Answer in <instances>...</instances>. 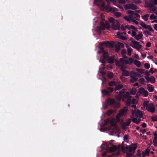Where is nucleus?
Segmentation results:
<instances>
[{
  "label": "nucleus",
  "instance_id": "obj_1",
  "mask_svg": "<svg viewBox=\"0 0 157 157\" xmlns=\"http://www.w3.org/2000/svg\"><path fill=\"white\" fill-rule=\"evenodd\" d=\"M126 90V89H123L119 91V94L116 96V98L119 100L122 99L123 101H124L125 100L127 99L126 102V105L129 106L131 102L132 97L130 96L128 92L124 93Z\"/></svg>",
  "mask_w": 157,
  "mask_h": 157
},
{
  "label": "nucleus",
  "instance_id": "obj_2",
  "mask_svg": "<svg viewBox=\"0 0 157 157\" xmlns=\"http://www.w3.org/2000/svg\"><path fill=\"white\" fill-rule=\"evenodd\" d=\"M95 3L100 7L101 10L107 12H112L116 11L117 9L114 7H111L109 5V3L108 0H106L108 4L107 5H105V2L102 0H94Z\"/></svg>",
  "mask_w": 157,
  "mask_h": 157
},
{
  "label": "nucleus",
  "instance_id": "obj_3",
  "mask_svg": "<svg viewBox=\"0 0 157 157\" xmlns=\"http://www.w3.org/2000/svg\"><path fill=\"white\" fill-rule=\"evenodd\" d=\"M117 84V82L115 81H113L110 82L109 83V86L110 87H107L106 89H104L101 91L103 96L106 95H110V94L114 90V88L113 87L116 86Z\"/></svg>",
  "mask_w": 157,
  "mask_h": 157
},
{
  "label": "nucleus",
  "instance_id": "obj_4",
  "mask_svg": "<svg viewBox=\"0 0 157 157\" xmlns=\"http://www.w3.org/2000/svg\"><path fill=\"white\" fill-rule=\"evenodd\" d=\"M106 102L107 105L112 106L115 108H119L120 106V104L117 102L114 99L108 98L106 100Z\"/></svg>",
  "mask_w": 157,
  "mask_h": 157
},
{
  "label": "nucleus",
  "instance_id": "obj_5",
  "mask_svg": "<svg viewBox=\"0 0 157 157\" xmlns=\"http://www.w3.org/2000/svg\"><path fill=\"white\" fill-rule=\"evenodd\" d=\"M100 24V26L98 27L97 29V31L99 32L104 30L106 28L109 27L110 25L109 22L107 21H105V23L103 21H101Z\"/></svg>",
  "mask_w": 157,
  "mask_h": 157
},
{
  "label": "nucleus",
  "instance_id": "obj_6",
  "mask_svg": "<svg viewBox=\"0 0 157 157\" xmlns=\"http://www.w3.org/2000/svg\"><path fill=\"white\" fill-rule=\"evenodd\" d=\"M127 13L128 14H131L132 17L137 20H139L140 18V15L137 13H135L134 11L131 10L127 11Z\"/></svg>",
  "mask_w": 157,
  "mask_h": 157
},
{
  "label": "nucleus",
  "instance_id": "obj_7",
  "mask_svg": "<svg viewBox=\"0 0 157 157\" xmlns=\"http://www.w3.org/2000/svg\"><path fill=\"white\" fill-rule=\"evenodd\" d=\"M131 42L134 45H132L131 46L135 49L138 50V49L141 48L142 46L139 44V43L136 40H132Z\"/></svg>",
  "mask_w": 157,
  "mask_h": 157
},
{
  "label": "nucleus",
  "instance_id": "obj_8",
  "mask_svg": "<svg viewBox=\"0 0 157 157\" xmlns=\"http://www.w3.org/2000/svg\"><path fill=\"white\" fill-rule=\"evenodd\" d=\"M100 51H98V53L101 54L103 53L102 56L103 59H105L107 58L108 56V53L107 52L105 51L103 48L101 47L100 48Z\"/></svg>",
  "mask_w": 157,
  "mask_h": 157
},
{
  "label": "nucleus",
  "instance_id": "obj_9",
  "mask_svg": "<svg viewBox=\"0 0 157 157\" xmlns=\"http://www.w3.org/2000/svg\"><path fill=\"white\" fill-rule=\"evenodd\" d=\"M124 8L126 10L131 9L133 10H136L138 9L137 7L133 4H129L126 5L125 6Z\"/></svg>",
  "mask_w": 157,
  "mask_h": 157
},
{
  "label": "nucleus",
  "instance_id": "obj_10",
  "mask_svg": "<svg viewBox=\"0 0 157 157\" xmlns=\"http://www.w3.org/2000/svg\"><path fill=\"white\" fill-rule=\"evenodd\" d=\"M112 26L113 29L115 30L120 29V24L119 22L117 21H116L113 22L112 24Z\"/></svg>",
  "mask_w": 157,
  "mask_h": 157
},
{
  "label": "nucleus",
  "instance_id": "obj_11",
  "mask_svg": "<svg viewBox=\"0 0 157 157\" xmlns=\"http://www.w3.org/2000/svg\"><path fill=\"white\" fill-rule=\"evenodd\" d=\"M146 109L152 113H154L155 111V108L153 104L152 103L150 104L149 106Z\"/></svg>",
  "mask_w": 157,
  "mask_h": 157
},
{
  "label": "nucleus",
  "instance_id": "obj_12",
  "mask_svg": "<svg viewBox=\"0 0 157 157\" xmlns=\"http://www.w3.org/2000/svg\"><path fill=\"white\" fill-rule=\"evenodd\" d=\"M114 43L113 41L109 42V41H104L102 43V45H104L106 47H108L109 48H112L113 47V45Z\"/></svg>",
  "mask_w": 157,
  "mask_h": 157
},
{
  "label": "nucleus",
  "instance_id": "obj_13",
  "mask_svg": "<svg viewBox=\"0 0 157 157\" xmlns=\"http://www.w3.org/2000/svg\"><path fill=\"white\" fill-rule=\"evenodd\" d=\"M130 77L131 78V79L130 80V82L131 83H133L136 81L138 79L136 76L133 73H131Z\"/></svg>",
  "mask_w": 157,
  "mask_h": 157
},
{
  "label": "nucleus",
  "instance_id": "obj_14",
  "mask_svg": "<svg viewBox=\"0 0 157 157\" xmlns=\"http://www.w3.org/2000/svg\"><path fill=\"white\" fill-rule=\"evenodd\" d=\"M137 148V146L135 144H132L131 146H129V151L130 153L132 152L133 150L135 151Z\"/></svg>",
  "mask_w": 157,
  "mask_h": 157
},
{
  "label": "nucleus",
  "instance_id": "obj_15",
  "mask_svg": "<svg viewBox=\"0 0 157 157\" xmlns=\"http://www.w3.org/2000/svg\"><path fill=\"white\" fill-rule=\"evenodd\" d=\"M145 6L147 8H151L154 7L155 6L153 5V3L151 2L150 0V2H145Z\"/></svg>",
  "mask_w": 157,
  "mask_h": 157
},
{
  "label": "nucleus",
  "instance_id": "obj_16",
  "mask_svg": "<svg viewBox=\"0 0 157 157\" xmlns=\"http://www.w3.org/2000/svg\"><path fill=\"white\" fill-rule=\"evenodd\" d=\"M135 116L136 117H139L140 118H142L143 117V114L142 112L139 110L136 111L135 113Z\"/></svg>",
  "mask_w": 157,
  "mask_h": 157
},
{
  "label": "nucleus",
  "instance_id": "obj_17",
  "mask_svg": "<svg viewBox=\"0 0 157 157\" xmlns=\"http://www.w3.org/2000/svg\"><path fill=\"white\" fill-rule=\"evenodd\" d=\"M143 36V35L142 34V32H139V34L137 35H136V36L134 37V38L137 40H139L140 39H141Z\"/></svg>",
  "mask_w": 157,
  "mask_h": 157
},
{
  "label": "nucleus",
  "instance_id": "obj_18",
  "mask_svg": "<svg viewBox=\"0 0 157 157\" xmlns=\"http://www.w3.org/2000/svg\"><path fill=\"white\" fill-rule=\"evenodd\" d=\"M147 89L148 91L150 92H152L154 91V87H153V85L151 84L147 85Z\"/></svg>",
  "mask_w": 157,
  "mask_h": 157
},
{
  "label": "nucleus",
  "instance_id": "obj_19",
  "mask_svg": "<svg viewBox=\"0 0 157 157\" xmlns=\"http://www.w3.org/2000/svg\"><path fill=\"white\" fill-rule=\"evenodd\" d=\"M129 15L128 16H125L123 17V18L126 20L128 22H130L131 21L132 17L131 14H129Z\"/></svg>",
  "mask_w": 157,
  "mask_h": 157
},
{
  "label": "nucleus",
  "instance_id": "obj_20",
  "mask_svg": "<svg viewBox=\"0 0 157 157\" xmlns=\"http://www.w3.org/2000/svg\"><path fill=\"white\" fill-rule=\"evenodd\" d=\"M125 61V63L126 64H131L133 62V60L132 58H129L128 59H126Z\"/></svg>",
  "mask_w": 157,
  "mask_h": 157
},
{
  "label": "nucleus",
  "instance_id": "obj_21",
  "mask_svg": "<svg viewBox=\"0 0 157 157\" xmlns=\"http://www.w3.org/2000/svg\"><path fill=\"white\" fill-rule=\"evenodd\" d=\"M109 56H107V58L105 59H108V63H113L114 61V59L112 57H108Z\"/></svg>",
  "mask_w": 157,
  "mask_h": 157
},
{
  "label": "nucleus",
  "instance_id": "obj_22",
  "mask_svg": "<svg viewBox=\"0 0 157 157\" xmlns=\"http://www.w3.org/2000/svg\"><path fill=\"white\" fill-rule=\"evenodd\" d=\"M115 86L116 87L115 89V92L117 90H119L121 89H122L123 87V86L121 84L117 85V84L116 86Z\"/></svg>",
  "mask_w": 157,
  "mask_h": 157
},
{
  "label": "nucleus",
  "instance_id": "obj_23",
  "mask_svg": "<svg viewBox=\"0 0 157 157\" xmlns=\"http://www.w3.org/2000/svg\"><path fill=\"white\" fill-rule=\"evenodd\" d=\"M117 150V147L116 146L113 145V147H110L109 148V151L111 152H114Z\"/></svg>",
  "mask_w": 157,
  "mask_h": 157
},
{
  "label": "nucleus",
  "instance_id": "obj_24",
  "mask_svg": "<svg viewBox=\"0 0 157 157\" xmlns=\"http://www.w3.org/2000/svg\"><path fill=\"white\" fill-rule=\"evenodd\" d=\"M149 15L148 14H146L142 16V18L145 21H147L148 19V17H149Z\"/></svg>",
  "mask_w": 157,
  "mask_h": 157
},
{
  "label": "nucleus",
  "instance_id": "obj_25",
  "mask_svg": "<svg viewBox=\"0 0 157 157\" xmlns=\"http://www.w3.org/2000/svg\"><path fill=\"white\" fill-rule=\"evenodd\" d=\"M140 25L145 29H147L148 28L147 27H148V25H146L144 22L141 21Z\"/></svg>",
  "mask_w": 157,
  "mask_h": 157
},
{
  "label": "nucleus",
  "instance_id": "obj_26",
  "mask_svg": "<svg viewBox=\"0 0 157 157\" xmlns=\"http://www.w3.org/2000/svg\"><path fill=\"white\" fill-rule=\"evenodd\" d=\"M133 62L134 64L138 67H139L140 66L141 63L140 61L137 60H135Z\"/></svg>",
  "mask_w": 157,
  "mask_h": 157
},
{
  "label": "nucleus",
  "instance_id": "obj_27",
  "mask_svg": "<svg viewBox=\"0 0 157 157\" xmlns=\"http://www.w3.org/2000/svg\"><path fill=\"white\" fill-rule=\"evenodd\" d=\"M145 89L142 87H141L139 88L138 91L137 92V94H138L139 95L142 94L144 92Z\"/></svg>",
  "mask_w": 157,
  "mask_h": 157
},
{
  "label": "nucleus",
  "instance_id": "obj_28",
  "mask_svg": "<svg viewBox=\"0 0 157 157\" xmlns=\"http://www.w3.org/2000/svg\"><path fill=\"white\" fill-rule=\"evenodd\" d=\"M150 151V150L149 149H147L145 150L144 152H142L143 155L144 156V155L148 156V155H149Z\"/></svg>",
  "mask_w": 157,
  "mask_h": 157
},
{
  "label": "nucleus",
  "instance_id": "obj_29",
  "mask_svg": "<svg viewBox=\"0 0 157 157\" xmlns=\"http://www.w3.org/2000/svg\"><path fill=\"white\" fill-rule=\"evenodd\" d=\"M117 9V10L116 11H114V12H115L114 14L117 17H121V13L118 12H116V11H117V9Z\"/></svg>",
  "mask_w": 157,
  "mask_h": 157
},
{
  "label": "nucleus",
  "instance_id": "obj_30",
  "mask_svg": "<svg viewBox=\"0 0 157 157\" xmlns=\"http://www.w3.org/2000/svg\"><path fill=\"white\" fill-rule=\"evenodd\" d=\"M123 75L125 76H128L129 75V73L127 71L124 70L122 72Z\"/></svg>",
  "mask_w": 157,
  "mask_h": 157
},
{
  "label": "nucleus",
  "instance_id": "obj_31",
  "mask_svg": "<svg viewBox=\"0 0 157 157\" xmlns=\"http://www.w3.org/2000/svg\"><path fill=\"white\" fill-rule=\"evenodd\" d=\"M143 106L144 108H146V109L148 106H149V103L148 101H144L143 103Z\"/></svg>",
  "mask_w": 157,
  "mask_h": 157
},
{
  "label": "nucleus",
  "instance_id": "obj_32",
  "mask_svg": "<svg viewBox=\"0 0 157 157\" xmlns=\"http://www.w3.org/2000/svg\"><path fill=\"white\" fill-rule=\"evenodd\" d=\"M144 69H140L139 68H136V71L139 73L141 74H144Z\"/></svg>",
  "mask_w": 157,
  "mask_h": 157
},
{
  "label": "nucleus",
  "instance_id": "obj_33",
  "mask_svg": "<svg viewBox=\"0 0 157 157\" xmlns=\"http://www.w3.org/2000/svg\"><path fill=\"white\" fill-rule=\"evenodd\" d=\"M131 119H128L125 122L124 124L126 126H128L129 125L131 122Z\"/></svg>",
  "mask_w": 157,
  "mask_h": 157
},
{
  "label": "nucleus",
  "instance_id": "obj_34",
  "mask_svg": "<svg viewBox=\"0 0 157 157\" xmlns=\"http://www.w3.org/2000/svg\"><path fill=\"white\" fill-rule=\"evenodd\" d=\"M108 77L110 79H112L113 77V74L112 72H110L107 75Z\"/></svg>",
  "mask_w": 157,
  "mask_h": 157
},
{
  "label": "nucleus",
  "instance_id": "obj_35",
  "mask_svg": "<svg viewBox=\"0 0 157 157\" xmlns=\"http://www.w3.org/2000/svg\"><path fill=\"white\" fill-rule=\"evenodd\" d=\"M153 142L154 146H156L157 145V136H154Z\"/></svg>",
  "mask_w": 157,
  "mask_h": 157
},
{
  "label": "nucleus",
  "instance_id": "obj_36",
  "mask_svg": "<svg viewBox=\"0 0 157 157\" xmlns=\"http://www.w3.org/2000/svg\"><path fill=\"white\" fill-rule=\"evenodd\" d=\"M137 28H136L133 25H131L129 27V30L133 29L136 31H137Z\"/></svg>",
  "mask_w": 157,
  "mask_h": 157
},
{
  "label": "nucleus",
  "instance_id": "obj_37",
  "mask_svg": "<svg viewBox=\"0 0 157 157\" xmlns=\"http://www.w3.org/2000/svg\"><path fill=\"white\" fill-rule=\"evenodd\" d=\"M110 120L109 119L105 120L104 121V126L107 125L109 123H110Z\"/></svg>",
  "mask_w": 157,
  "mask_h": 157
},
{
  "label": "nucleus",
  "instance_id": "obj_38",
  "mask_svg": "<svg viewBox=\"0 0 157 157\" xmlns=\"http://www.w3.org/2000/svg\"><path fill=\"white\" fill-rule=\"evenodd\" d=\"M113 110L112 109L108 110L106 112V114L108 116H110L113 113Z\"/></svg>",
  "mask_w": 157,
  "mask_h": 157
},
{
  "label": "nucleus",
  "instance_id": "obj_39",
  "mask_svg": "<svg viewBox=\"0 0 157 157\" xmlns=\"http://www.w3.org/2000/svg\"><path fill=\"white\" fill-rule=\"evenodd\" d=\"M125 113V111L124 110H122L120 111L119 113L118 114L121 117L123 116Z\"/></svg>",
  "mask_w": 157,
  "mask_h": 157
},
{
  "label": "nucleus",
  "instance_id": "obj_40",
  "mask_svg": "<svg viewBox=\"0 0 157 157\" xmlns=\"http://www.w3.org/2000/svg\"><path fill=\"white\" fill-rule=\"evenodd\" d=\"M143 33L144 34L147 36V35H151V33L147 30H144L143 32Z\"/></svg>",
  "mask_w": 157,
  "mask_h": 157
},
{
  "label": "nucleus",
  "instance_id": "obj_41",
  "mask_svg": "<svg viewBox=\"0 0 157 157\" xmlns=\"http://www.w3.org/2000/svg\"><path fill=\"white\" fill-rule=\"evenodd\" d=\"M126 59H124L123 58H121L119 59V62L121 63V64L123 65L124 63H125V61Z\"/></svg>",
  "mask_w": 157,
  "mask_h": 157
},
{
  "label": "nucleus",
  "instance_id": "obj_42",
  "mask_svg": "<svg viewBox=\"0 0 157 157\" xmlns=\"http://www.w3.org/2000/svg\"><path fill=\"white\" fill-rule=\"evenodd\" d=\"M155 81V78L153 76H151L150 78V81L151 83H154Z\"/></svg>",
  "mask_w": 157,
  "mask_h": 157
},
{
  "label": "nucleus",
  "instance_id": "obj_43",
  "mask_svg": "<svg viewBox=\"0 0 157 157\" xmlns=\"http://www.w3.org/2000/svg\"><path fill=\"white\" fill-rule=\"evenodd\" d=\"M128 54L129 55H131V52L132 51V49L131 48H128L127 49Z\"/></svg>",
  "mask_w": 157,
  "mask_h": 157
},
{
  "label": "nucleus",
  "instance_id": "obj_44",
  "mask_svg": "<svg viewBox=\"0 0 157 157\" xmlns=\"http://www.w3.org/2000/svg\"><path fill=\"white\" fill-rule=\"evenodd\" d=\"M144 65V68L145 69H148L150 68V65L148 63H145Z\"/></svg>",
  "mask_w": 157,
  "mask_h": 157
},
{
  "label": "nucleus",
  "instance_id": "obj_45",
  "mask_svg": "<svg viewBox=\"0 0 157 157\" xmlns=\"http://www.w3.org/2000/svg\"><path fill=\"white\" fill-rule=\"evenodd\" d=\"M156 18V17L153 14H151V15L150 16V19L151 20L153 19H155Z\"/></svg>",
  "mask_w": 157,
  "mask_h": 157
},
{
  "label": "nucleus",
  "instance_id": "obj_46",
  "mask_svg": "<svg viewBox=\"0 0 157 157\" xmlns=\"http://www.w3.org/2000/svg\"><path fill=\"white\" fill-rule=\"evenodd\" d=\"M110 123L112 127H114L116 126L115 123H114V121L113 120H110Z\"/></svg>",
  "mask_w": 157,
  "mask_h": 157
},
{
  "label": "nucleus",
  "instance_id": "obj_47",
  "mask_svg": "<svg viewBox=\"0 0 157 157\" xmlns=\"http://www.w3.org/2000/svg\"><path fill=\"white\" fill-rule=\"evenodd\" d=\"M151 119L152 121H157V116H153L151 117Z\"/></svg>",
  "mask_w": 157,
  "mask_h": 157
},
{
  "label": "nucleus",
  "instance_id": "obj_48",
  "mask_svg": "<svg viewBox=\"0 0 157 157\" xmlns=\"http://www.w3.org/2000/svg\"><path fill=\"white\" fill-rule=\"evenodd\" d=\"M148 92L145 90L142 94L145 97H146L148 96Z\"/></svg>",
  "mask_w": 157,
  "mask_h": 157
},
{
  "label": "nucleus",
  "instance_id": "obj_49",
  "mask_svg": "<svg viewBox=\"0 0 157 157\" xmlns=\"http://www.w3.org/2000/svg\"><path fill=\"white\" fill-rule=\"evenodd\" d=\"M131 21L136 25H138V24L139 22L135 20V19L133 17Z\"/></svg>",
  "mask_w": 157,
  "mask_h": 157
},
{
  "label": "nucleus",
  "instance_id": "obj_50",
  "mask_svg": "<svg viewBox=\"0 0 157 157\" xmlns=\"http://www.w3.org/2000/svg\"><path fill=\"white\" fill-rule=\"evenodd\" d=\"M109 20L110 22L112 23V24L113 23V22H115L116 21H115L113 17H110L109 19Z\"/></svg>",
  "mask_w": 157,
  "mask_h": 157
},
{
  "label": "nucleus",
  "instance_id": "obj_51",
  "mask_svg": "<svg viewBox=\"0 0 157 157\" xmlns=\"http://www.w3.org/2000/svg\"><path fill=\"white\" fill-rule=\"evenodd\" d=\"M151 2L153 3V5H157V0H151Z\"/></svg>",
  "mask_w": 157,
  "mask_h": 157
},
{
  "label": "nucleus",
  "instance_id": "obj_52",
  "mask_svg": "<svg viewBox=\"0 0 157 157\" xmlns=\"http://www.w3.org/2000/svg\"><path fill=\"white\" fill-rule=\"evenodd\" d=\"M147 28H148L147 29H148L149 31L152 32L154 31L153 29L150 26L148 25V27H147Z\"/></svg>",
  "mask_w": 157,
  "mask_h": 157
},
{
  "label": "nucleus",
  "instance_id": "obj_53",
  "mask_svg": "<svg viewBox=\"0 0 157 157\" xmlns=\"http://www.w3.org/2000/svg\"><path fill=\"white\" fill-rule=\"evenodd\" d=\"M119 38L120 39L123 40H126L127 39L126 38L125 36L122 35L120 36Z\"/></svg>",
  "mask_w": 157,
  "mask_h": 157
},
{
  "label": "nucleus",
  "instance_id": "obj_54",
  "mask_svg": "<svg viewBox=\"0 0 157 157\" xmlns=\"http://www.w3.org/2000/svg\"><path fill=\"white\" fill-rule=\"evenodd\" d=\"M136 33L134 31H132V34L131 35L134 38V37L136 36Z\"/></svg>",
  "mask_w": 157,
  "mask_h": 157
},
{
  "label": "nucleus",
  "instance_id": "obj_55",
  "mask_svg": "<svg viewBox=\"0 0 157 157\" xmlns=\"http://www.w3.org/2000/svg\"><path fill=\"white\" fill-rule=\"evenodd\" d=\"M145 78L146 79L147 82H149L150 80V78L149 77V76H144Z\"/></svg>",
  "mask_w": 157,
  "mask_h": 157
},
{
  "label": "nucleus",
  "instance_id": "obj_56",
  "mask_svg": "<svg viewBox=\"0 0 157 157\" xmlns=\"http://www.w3.org/2000/svg\"><path fill=\"white\" fill-rule=\"evenodd\" d=\"M119 66L121 67V69L122 71H124V69L123 67V65L120 64L119 65Z\"/></svg>",
  "mask_w": 157,
  "mask_h": 157
},
{
  "label": "nucleus",
  "instance_id": "obj_57",
  "mask_svg": "<svg viewBox=\"0 0 157 157\" xmlns=\"http://www.w3.org/2000/svg\"><path fill=\"white\" fill-rule=\"evenodd\" d=\"M121 117L119 115L117 114L116 116V119L117 120V121L118 122H119L120 121V117Z\"/></svg>",
  "mask_w": 157,
  "mask_h": 157
},
{
  "label": "nucleus",
  "instance_id": "obj_58",
  "mask_svg": "<svg viewBox=\"0 0 157 157\" xmlns=\"http://www.w3.org/2000/svg\"><path fill=\"white\" fill-rule=\"evenodd\" d=\"M151 45V43L150 42H147L146 45V46L147 47H149Z\"/></svg>",
  "mask_w": 157,
  "mask_h": 157
},
{
  "label": "nucleus",
  "instance_id": "obj_59",
  "mask_svg": "<svg viewBox=\"0 0 157 157\" xmlns=\"http://www.w3.org/2000/svg\"><path fill=\"white\" fill-rule=\"evenodd\" d=\"M119 2L122 4H124L125 3V0H119Z\"/></svg>",
  "mask_w": 157,
  "mask_h": 157
},
{
  "label": "nucleus",
  "instance_id": "obj_60",
  "mask_svg": "<svg viewBox=\"0 0 157 157\" xmlns=\"http://www.w3.org/2000/svg\"><path fill=\"white\" fill-rule=\"evenodd\" d=\"M107 128H101L100 129V130L101 132H104L106 129Z\"/></svg>",
  "mask_w": 157,
  "mask_h": 157
},
{
  "label": "nucleus",
  "instance_id": "obj_61",
  "mask_svg": "<svg viewBox=\"0 0 157 157\" xmlns=\"http://www.w3.org/2000/svg\"><path fill=\"white\" fill-rule=\"evenodd\" d=\"M152 9H151V11L153 12H154L155 11L157 10V6L154 7L153 8H151Z\"/></svg>",
  "mask_w": 157,
  "mask_h": 157
},
{
  "label": "nucleus",
  "instance_id": "obj_62",
  "mask_svg": "<svg viewBox=\"0 0 157 157\" xmlns=\"http://www.w3.org/2000/svg\"><path fill=\"white\" fill-rule=\"evenodd\" d=\"M128 135H125L124 136V140H127L128 139Z\"/></svg>",
  "mask_w": 157,
  "mask_h": 157
},
{
  "label": "nucleus",
  "instance_id": "obj_63",
  "mask_svg": "<svg viewBox=\"0 0 157 157\" xmlns=\"http://www.w3.org/2000/svg\"><path fill=\"white\" fill-rule=\"evenodd\" d=\"M142 127L143 128H145L147 126V125L145 123H143L141 125Z\"/></svg>",
  "mask_w": 157,
  "mask_h": 157
},
{
  "label": "nucleus",
  "instance_id": "obj_64",
  "mask_svg": "<svg viewBox=\"0 0 157 157\" xmlns=\"http://www.w3.org/2000/svg\"><path fill=\"white\" fill-rule=\"evenodd\" d=\"M137 119L135 118H134L132 119V121L136 123V122H137Z\"/></svg>",
  "mask_w": 157,
  "mask_h": 157
}]
</instances>
